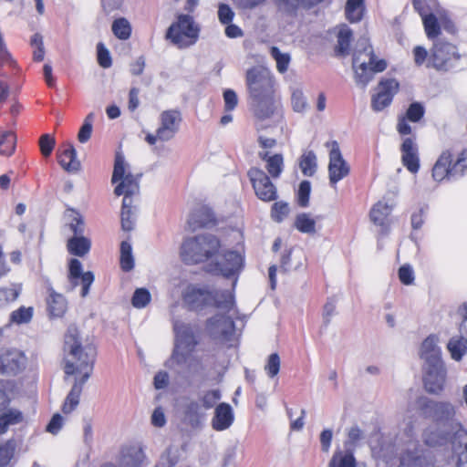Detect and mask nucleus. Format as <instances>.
I'll use <instances>...</instances> for the list:
<instances>
[{
	"instance_id": "14",
	"label": "nucleus",
	"mask_w": 467,
	"mask_h": 467,
	"mask_svg": "<svg viewBox=\"0 0 467 467\" xmlns=\"http://www.w3.org/2000/svg\"><path fill=\"white\" fill-rule=\"evenodd\" d=\"M244 265L243 255L236 251H226L223 254H216L213 265H209V272L221 274L229 277L238 274Z\"/></svg>"
},
{
	"instance_id": "42",
	"label": "nucleus",
	"mask_w": 467,
	"mask_h": 467,
	"mask_svg": "<svg viewBox=\"0 0 467 467\" xmlns=\"http://www.w3.org/2000/svg\"><path fill=\"white\" fill-rule=\"evenodd\" d=\"M16 147V136L12 130H5L0 135V154L11 156Z\"/></svg>"
},
{
	"instance_id": "7",
	"label": "nucleus",
	"mask_w": 467,
	"mask_h": 467,
	"mask_svg": "<svg viewBox=\"0 0 467 467\" xmlns=\"http://www.w3.org/2000/svg\"><path fill=\"white\" fill-rule=\"evenodd\" d=\"M201 26L191 13H177L174 20L165 30L164 37L180 50L194 46L201 34Z\"/></svg>"
},
{
	"instance_id": "48",
	"label": "nucleus",
	"mask_w": 467,
	"mask_h": 467,
	"mask_svg": "<svg viewBox=\"0 0 467 467\" xmlns=\"http://www.w3.org/2000/svg\"><path fill=\"white\" fill-rule=\"evenodd\" d=\"M295 226L304 234H314L316 232V221L306 213H300L296 216Z\"/></svg>"
},
{
	"instance_id": "31",
	"label": "nucleus",
	"mask_w": 467,
	"mask_h": 467,
	"mask_svg": "<svg viewBox=\"0 0 467 467\" xmlns=\"http://www.w3.org/2000/svg\"><path fill=\"white\" fill-rule=\"evenodd\" d=\"M145 455L138 445L125 447L121 451V467H143Z\"/></svg>"
},
{
	"instance_id": "43",
	"label": "nucleus",
	"mask_w": 467,
	"mask_h": 467,
	"mask_svg": "<svg viewBox=\"0 0 467 467\" xmlns=\"http://www.w3.org/2000/svg\"><path fill=\"white\" fill-rule=\"evenodd\" d=\"M120 267L125 272H130L134 267L132 247L129 241H122L120 244Z\"/></svg>"
},
{
	"instance_id": "28",
	"label": "nucleus",
	"mask_w": 467,
	"mask_h": 467,
	"mask_svg": "<svg viewBox=\"0 0 467 467\" xmlns=\"http://www.w3.org/2000/svg\"><path fill=\"white\" fill-rule=\"evenodd\" d=\"M47 311L52 317H62L68 307L67 298L52 287L48 288V296L47 298Z\"/></svg>"
},
{
	"instance_id": "13",
	"label": "nucleus",
	"mask_w": 467,
	"mask_h": 467,
	"mask_svg": "<svg viewBox=\"0 0 467 467\" xmlns=\"http://www.w3.org/2000/svg\"><path fill=\"white\" fill-rule=\"evenodd\" d=\"M247 176L258 199L263 202L277 199L276 187L265 171L258 167H251L247 171Z\"/></svg>"
},
{
	"instance_id": "3",
	"label": "nucleus",
	"mask_w": 467,
	"mask_h": 467,
	"mask_svg": "<svg viewBox=\"0 0 467 467\" xmlns=\"http://www.w3.org/2000/svg\"><path fill=\"white\" fill-rule=\"evenodd\" d=\"M416 407L420 414L438 425L448 426L454 434L453 451L459 457V467H467V431L455 419V406L449 401H438L426 396L416 400Z\"/></svg>"
},
{
	"instance_id": "54",
	"label": "nucleus",
	"mask_w": 467,
	"mask_h": 467,
	"mask_svg": "<svg viewBox=\"0 0 467 467\" xmlns=\"http://www.w3.org/2000/svg\"><path fill=\"white\" fill-rule=\"evenodd\" d=\"M38 145L41 154L45 158H48L51 156L56 147V139L49 133H44L39 138Z\"/></svg>"
},
{
	"instance_id": "57",
	"label": "nucleus",
	"mask_w": 467,
	"mask_h": 467,
	"mask_svg": "<svg viewBox=\"0 0 467 467\" xmlns=\"http://www.w3.org/2000/svg\"><path fill=\"white\" fill-rule=\"evenodd\" d=\"M151 299L150 293L146 288H137L131 298V304L136 308L145 307Z\"/></svg>"
},
{
	"instance_id": "22",
	"label": "nucleus",
	"mask_w": 467,
	"mask_h": 467,
	"mask_svg": "<svg viewBox=\"0 0 467 467\" xmlns=\"http://www.w3.org/2000/svg\"><path fill=\"white\" fill-rule=\"evenodd\" d=\"M57 159L58 164L67 172H77L81 169L77 150L71 142H65L58 148Z\"/></svg>"
},
{
	"instance_id": "21",
	"label": "nucleus",
	"mask_w": 467,
	"mask_h": 467,
	"mask_svg": "<svg viewBox=\"0 0 467 467\" xmlns=\"http://www.w3.org/2000/svg\"><path fill=\"white\" fill-rule=\"evenodd\" d=\"M452 153L451 150H446L437 159L432 167V178L436 182H442L443 180L459 179L456 172L451 166Z\"/></svg>"
},
{
	"instance_id": "40",
	"label": "nucleus",
	"mask_w": 467,
	"mask_h": 467,
	"mask_svg": "<svg viewBox=\"0 0 467 467\" xmlns=\"http://www.w3.org/2000/svg\"><path fill=\"white\" fill-rule=\"evenodd\" d=\"M279 12L286 17L296 18L298 10L303 8L301 0H275Z\"/></svg>"
},
{
	"instance_id": "16",
	"label": "nucleus",
	"mask_w": 467,
	"mask_h": 467,
	"mask_svg": "<svg viewBox=\"0 0 467 467\" xmlns=\"http://www.w3.org/2000/svg\"><path fill=\"white\" fill-rule=\"evenodd\" d=\"M234 304L230 311L221 309L224 314H218L209 319L207 328L210 334L216 339L226 341L234 331V323L233 321L235 314Z\"/></svg>"
},
{
	"instance_id": "34",
	"label": "nucleus",
	"mask_w": 467,
	"mask_h": 467,
	"mask_svg": "<svg viewBox=\"0 0 467 467\" xmlns=\"http://www.w3.org/2000/svg\"><path fill=\"white\" fill-rule=\"evenodd\" d=\"M366 0H347L345 16L350 24L360 22L366 12Z\"/></svg>"
},
{
	"instance_id": "23",
	"label": "nucleus",
	"mask_w": 467,
	"mask_h": 467,
	"mask_svg": "<svg viewBox=\"0 0 467 467\" xmlns=\"http://www.w3.org/2000/svg\"><path fill=\"white\" fill-rule=\"evenodd\" d=\"M0 362L3 373L16 374L25 368L26 357L16 349L7 350L0 357Z\"/></svg>"
},
{
	"instance_id": "18",
	"label": "nucleus",
	"mask_w": 467,
	"mask_h": 467,
	"mask_svg": "<svg viewBox=\"0 0 467 467\" xmlns=\"http://www.w3.org/2000/svg\"><path fill=\"white\" fill-rule=\"evenodd\" d=\"M67 278L70 283V286L67 288V290H73L78 285V280H80L82 285L81 296L85 297L88 296L89 287L94 282L95 277L93 273L90 271L83 273L81 262L76 258H72L68 263Z\"/></svg>"
},
{
	"instance_id": "4",
	"label": "nucleus",
	"mask_w": 467,
	"mask_h": 467,
	"mask_svg": "<svg viewBox=\"0 0 467 467\" xmlns=\"http://www.w3.org/2000/svg\"><path fill=\"white\" fill-rule=\"evenodd\" d=\"M245 78L254 118L259 120L272 118L280 104L275 98L273 74L266 67L254 66L247 69Z\"/></svg>"
},
{
	"instance_id": "8",
	"label": "nucleus",
	"mask_w": 467,
	"mask_h": 467,
	"mask_svg": "<svg viewBox=\"0 0 467 467\" xmlns=\"http://www.w3.org/2000/svg\"><path fill=\"white\" fill-rule=\"evenodd\" d=\"M402 431L407 437L405 447L400 454V467H441L444 464H435L431 453L415 440V427L410 419H404Z\"/></svg>"
},
{
	"instance_id": "39",
	"label": "nucleus",
	"mask_w": 467,
	"mask_h": 467,
	"mask_svg": "<svg viewBox=\"0 0 467 467\" xmlns=\"http://www.w3.org/2000/svg\"><path fill=\"white\" fill-rule=\"evenodd\" d=\"M113 35L119 40H127L130 37L132 28L129 20L123 16L115 18L111 25Z\"/></svg>"
},
{
	"instance_id": "27",
	"label": "nucleus",
	"mask_w": 467,
	"mask_h": 467,
	"mask_svg": "<svg viewBox=\"0 0 467 467\" xmlns=\"http://www.w3.org/2000/svg\"><path fill=\"white\" fill-rule=\"evenodd\" d=\"M352 41L353 30L347 24H341L337 35V45L334 47L335 56L348 57L350 54Z\"/></svg>"
},
{
	"instance_id": "11",
	"label": "nucleus",
	"mask_w": 467,
	"mask_h": 467,
	"mask_svg": "<svg viewBox=\"0 0 467 467\" xmlns=\"http://www.w3.org/2000/svg\"><path fill=\"white\" fill-rule=\"evenodd\" d=\"M421 439L425 445L431 448L447 447L449 455L443 464L453 462L455 467H459V457L453 451L454 434L450 427L438 424L430 426L423 430Z\"/></svg>"
},
{
	"instance_id": "26",
	"label": "nucleus",
	"mask_w": 467,
	"mask_h": 467,
	"mask_svg": "<svg viewBox=\"0 0 467 467\" xmlns=\"http://www.w3.org/2000/svg\"><path fill=\"white\" fill-rule=\"evenodd\" d=\"M187 223L192 231L214 223V216L208 206H198L189 215Z\"/></svg>"
},
{
	"instance_id": "24",
	"label": "nucleus",
	"mask_w": 467,
	"mask_h": 467,
	"mask_svg": "<svg viewBox=\"0 0 467 467\" xmlns=\"http://www.w3.org/2000/svg\"><path fill=\"white\" fill-rule=\"evenodd\" d=\"M161 125L158 128L159 133L169 137L171 140L179 130V123L182 120L181 112L177 109L163 110L160 115Z\"/></svg>"
},
{
	"instance_id": "63",
	"label": "nucleus",
	"mask_w": 467,
	"mask_h": 467,
	"mask_svg": "<svg viewBox=\"0 0 467 467\" xmlns=\"http://www.w3.org/2000/svg\"><path fill=\"white\" fill-rule=\"evenodd\" d=\"M368 56H369V63L368 64H369L372 71L374 72V74L381 73L387 68V67H388L387 60L384 58H378L377 56L375 55L373 49H371L368 52Z\"/></svg>"
},
{
	"instance_id": "15",
	"label": "nucleus",
	"mask_w": 467,
	"mask_h": 467,
	"mask_svg": "<svg viewBox=\"0 0 467 467\" xmlns=\"http://www.w3.org/2000/svg\"><path fill=\"white\" fill-rule=\"evenodd\" d=\"M400 89V82L393 78H382L378 84L377 91L371 96V109L380 112L388 108L393 101Z\"/></svg>"
},
{
	"instance_id": "59",
	"label": "nucleus",
	"mask_w": 467,
	"mask_h": 467,
	"mask_svg": "<svg viewBox=\"0 0 467 467\" xmlns=\"http://www.w3.org/2000/svg\"><path fill=\"white\" fill-rule=\"evenodd\" d=\"M280 366V357L277 353H272L267 358L266 363L265 365V371L269 378H275L279 373Z\"/></svg>"
},
{
	"instance_id": "25",
	"label": "nucleus",
	"mask_w": 467,
	"mask_h": 467,
	"mask_svg": "<svg viewBox=\"0 0 467 467\" xmlns=\"http://www.w3.org/2000/svg\"><path fill=\"white\" fill-rule=\"evenodd\" d=\"M234 420L232 407L228 403H220L214 410V416L212 419V427L217 431L229 429Z\"/></svg>"
},
{
	"instance_id": "9",
	"label": "nucleus",
	"mask_w": 467,
	"mask_h": 467,
	"mask_svg": "<svg viewBox=\"0 0 467 467\" xmlns=\"http://www.w3.org/2000/svg\"><path fill=\"white\" fill-rule=\"evenodd\" d=\"M221 247L220 241L212 234H202L186 239L181 247L182 259L187 264L213 261Z\"/></svg>"
},
{
	"instance_id": "47",
	"label": "nucleus",
	"mask_w": 467,
	"mask_h": 467,
	"mask_svg": "<svg viewBox=\"0 0 467 467\" xmlns=\"http://www.w3.org/2000/svg\"><path fill=\"white\" fill-rule=\"evenodd\" d=\"M311 191V182L308 180H302L295 191L296 204H309Z\"/></svg>"
},
{
	"instance_id": "19",
	"label": "nucleus",
	"mask_w": 467,
	"mask_h": 467,
	"mask_svg": "<svg viewBox=\"0 0 467 467\" xmlns=\"http://www.w3.org/2000/svg\"><path fill=\"white\" fill-rule=\"evenodd\" d=\"M415 140V137L404 138L400 148L402 165L413 174L420 168L419 148Z\"/></svg>"
},
{
	"instance_id": "17",
	"label": "nucleus",
	"mask_w": 467,
	"mask_h": 467,
	"mask_svg": "<svg viewBox=\"0 0 467 467\" xmlns=\"http://www.w3.org/2000/svg\"><path fill=\"white\" fill-rule=\"evenodd\" d=\"M423 383L427 392L439 395L444 389L447 370L444 363L423 366Z\"/></svg>"
},
{
	"instance_id": "60",
	"label": "nucleus",
	"mask_w": 467,
	"mask_h": 467,
	"mask_svg": "<svg viewBox=\"0 0 467 467\" xmlns=\"http://www.w3.org/2000/svg\"><path fill=\"white\" fill-rule=\"evenodd\" d=\"M451 166L459 179L465 175L467 171V149H463L458 153L456 161H451Z\"/></svg>"
},
{
	"instance_id": "35",
	"label": "nucleus",
	"mask_w": 467,
	"mask_h": 467,
	"mask_svg": "<svg viewBox=\"0 0 467 467\" xmlns=\"http://www.w3.org/2000/svg\"><path fill=\"white\" fill-rule=\"evenodd\" d=\"M426 36L429 40L436 41L441 35V19L433 12H430L421 17Z\"/></svg>"
},
{
	"instance_id": "53",
	"label": "nucleus",
	"mask_w": 467,
	"mask_h": 467,
	"mask_svg": "<svg viewBox=\"0 0 467 467\" xmlns=\"http://www.w3.org/2000/svg\"><path fill=\"white\" fill-rule=\"evenodd\" d=\"M20 292V285H15L11 288H0V308L15 301L19 296Z\"/></svg>"
},
{
	"instance_id": "55",
	"label": "nucleus",
	"mask_w": 467,
	"mask_h": 467,
	"mask_svg": "<svg viewBox=\"0 0 467 467\" xmlns=\"http://www.w3.org/2000/svg\"><path fill=\"white\" fill-rule=\"evenodd\" d=\"M16 450V443L14 441L9 440L0 444V466H6L14 456Z\"/></svg>"
},
{
	"instance_id": "38",
	"label": "nucleus",
	"mask_w": 467,
	"mask_h": 467,
	"mask_svg": "<svg viewBox=\"0 0 467 467\" xmlns=\"http://www.w3.org/2000/svg\"><path fill=\"white\" fill-rule=\"evenodd\" d=\"M23 420L24 416L20 410L16 409L8 410L0 415V434L5 433L10 426L19 424Z\"/></svg>"
},
{
	"instance_id": "41",
	"label": "nucleus",
	"mask_w": 467,
	"mask_h": 467,
	"mask_svg": "<svg viewBox=\"0 0 467 467\" xmlns=\"http://www.w3.org/2000/svg\"><path fill=\"white\" fill-rule=\"evenodd\" d=\"M354 73L356 84L358 86H360L362 88H367V86L373 79L375 75L369 64H368L367 62H361L358 65V67L354 70Z\"/></svg>"
},
{
	"instance_id": "51",
	"label": "nucleus",
	"mask_w": 467,
	"mask_h": 467,
	"mask_svg": "<svg viewBox=\"0 0 467 467\" xmlns=\"http://www.w3.org/2000/svg\"><path fill=\"white\" fill-rule=\"evenodd\" d=\"M33 307L20 306L18 309L13 311L10 315V322L16 325L27 324L33 317Z\"/></svg>"
},
{
	"instance_id": "58",
	"label": "nucleus",
	"mask_w": 467,
	"mask_h": 467,
	"mask_svg": "<svg viewBox=\"0 0 467 467\" xmlns=\"http://www.w3.org/2000/svg\"><path fill=\"white\" fill-rule=\"evenodd\" d=\"M30 44L36 47L33 53V59L36 62H41L45 57V47L43 36L39 33H35L31 36Z\"/></svg>"
},
{
	"instance_id": "20",
	"label": "nucleus",
	"mask_w": 467,
	"mask_h": 467,
	"mask_svg": "<svg viewBox=\"0 0 467 467\" xmlns=\"http://www.w3.org/2000/svg\"><path fill=\"white\" fill-rule=\"evenodd\" d=\"M438 343L439 338L436 335H430L422 341L419 354L420 358L424 361V366L443 363L441 350Z\"/></svg>"
},
{
	"instance_id": "52",
	"label": "nucleus",
	"mask_w": 467,
	"mask_h": 467,
	"mask_svg": "<svg viewBox=\"0 0 467 467\" xmlns=\"http://www.w3.org/2000/svg\"><path fill=\"white\" fill-rule=\"evenodd\" d=\"M134 206H122L121 209V227L124 231H131L135 224L136 211Z\"/></svg>"
},
{
	"instance_id": "56",
	"label": "nucleus",
	"mask_w": 467,
	"mask_h": 467,
	"mask_svg": "<svg viewBox=\"0 0 467 467\" xmlns=\"http://www.w3.org/2000/svg\"><path fill=\"white\" fill-rule=\"evenodd\" d=\"M363 431L358 427L353 426L348 431V438L343 443L344 449H355L358 446V441L363 439Z\"/></svg>"
},
{
	"instance_id": "1",
	"label": "nucleus",
	"mask_w": 467,
	"mask_h": 467,
	"mask_svg": "<svg viewBox=\"0 0 467 467\" xmlns=\"http://www.w3.org/2000/svg\"><path fill=\"white\" fill-rule=\"evenodd\" d=\"M63 352L65 374L76 376L62 407L63 412L67 414L79 403L83 385L92 374L97 351L89 337H84L77 327H69L65 335Z\"/></svg>"
},
{
	"instance_id": "33",
	"label": "nucleus",
	"mask_w": 467,
	"mask_h": 467,
	"mask_svg": "<svg viewBox=\"0 0 467 467\" xmlns=\"http://www.w3.org/2000/svg\"><path fill=\"white\" fill-rule=\"evenodd\" d=\"M67 248L70 254L84 257L91 248V241L83 234L73 235L67 240Z\"/></svg>"
},
{
	"instance_id": "64",
	"label": "nucleus",
	"mask_w": 467,
	"mask_h": 467,
	"mask_svg": "<svg viewBox=\"0 0 467 467\" xmlns=\"http://www.w3.org/2000/svg\"><path fill=\"white\" fill-rule=\"evenodd\" d=\"M399 278L405 285H412L415 279L413 268L410 265H404L399 269Z\"/></svg>"
},
{
	"instance_id": "32",
	"label": "nucleus",
	"mask_w": 467,
	"mask_h": 467,
	"mask_svg": "<svg viewBox=\"0 0 467 467\" xmlns=\"http://www.w3.org/2000/svg\"><path fill=\"white\" fill-rule=\"evenodd\" d=\"M327 467H358L354 450L337 448Z\"/></svg>"
},
{
	"instance_id": "62",
	"label": "nucleus",
	"mask_w": 467,
	"mask_h": 467,
	"mask_svg": "<svg viewBox=\"0 0 467 467\" xmlns=\"http://www.w3.org/2000/svg\"><path fill=\"white\" fill-rule=\"evenodd\" d=\"M224 111H233L238 104L237 93L233 88H224L223 91Z\"/></svg>"
},
{
	"instance_id": "44",
	"label": "nucleus",
	"mask_w": 467,
	"mask_h": 467,
	"mask_svg": "<svg viewBox=\"0 0 467 467\" xmlns=\"http://www.w3.org/2000/svg\"><path fill=\"white\" fill-rule=\"evenodd\" d=\"M270 55L276 62L277 71L281 74L285 73L291 61L290 54L282 52L276 46H272L270 47Z\"/></svg>"
},
{
	"instance_id": "30",
	"label": "nucleus",
	"mask_w": 467,
	"mask_h": 467,
	"mask_svg": "<svg viewBox=\"0 0 467 467\" xmlns=\"http://www.w3.org/2000/svg\"><path fill=\"white\" fill-rule=\"evenodd\" d=\"M371 223L380 228L382 234L389 232L392 222L390 206H373L369 212Z\"/></svg>"
},
{
	"instance_id": "29",
	"label": "nucleus",
	"mask_w": 467,
	"mask_h": 467,
	"mask_svg": "<svg viewBox=\"0 0 467 467\" xmlns=\"http://www.w3.org/2000/svg\"><path fill=\"white\" fill-rule=\"evenodd\" d=\"M258 157L265 161V169L269 177L277 179L284 171V156L282 153L272 154L269 151H259Z\"/></svg>"
},
{
	"instance_id": "6",
	"label": "nucleus",
	"mask_w": 467,
	"mask_h": 467,
	"mask_svg": "<svg viewBox=\"0 0 467 467\" xmlns=\"http://www.w3.org/2000/svg\"><path fill=\"white\" fill-rule=\"evenodd\" d=\"M128 167L129 164L126 162L122 151H116L110 182L115 185L114 194L118 197L123 196L121 204H132L140 194V181L142 174L134 175L130 171H127Z\"/></svg>"
},
{
	"instance_id": "45",
	"label": "nucleus",
	"mask_w": 467,
	"mask_h": 467,
	"mask_svg": "<svg viewBox=\"0 0 467 467\" xmlns=\"http://www.w3.org/2000/svg\"><path fill=\"white\" fill-rule=\"evenodd\" d=\"M65 217L67 221V224L70 230L74 233V235L83 234L84 233V221L80 214L74 209H67L65 213Z\"/></svg>"
},
{
	"instance_id": "46",
	"label": "nucleus",
	"mask_w": 467,
	"mask_h": 467,
	"mask_svg": "<svg viewBox=\"0 0 467 467\" xmlns=\"http://www.w3.org/2000/svg\"><path fill=\"white\" fill-rule=\"evenodd\" d=\"M426 113L425 106L420 101H412L406 109L404 118L408 119L410 122H420Z\"/></svg>"
},
{
	"instance_id": "49",
	"label": "nucleus",
	"mask_w": 467,
	"mask_h": 467,
	"mask_svg": "<svg viewBox=\"0 0 467 467\" xmlns=\"http://www.w3.org/2000/svg\"><path fill=\"white\" fill-rule=\"evenodd\" d=\"M96 51L99 66L104 69L109 68L112 66V57L109 49L102 41L97 44Z\"/></svg>"
},
{
	"instance_id": "36",
	"label": "nucleus",
	"mask_w": 467,
	"mask_h": 467,
	"mask_svg": "<svg viewBox=\"0 0 467 467\" xmlns=\"http://www.w3.org/2000/svg\"><path fill=\"white\" fill-rule=\"evenodd\" d=\"M299 168L304 176L312 177L317 171V158L314 150H305L298 159Z\"/></svg>"
},
{
	"instance_id": "2",
	"label": "nucleus",
	"mask_w": 467,
	"mask_h": 467,
	"mask_svg": "<svg viewBox=\"0 0 467 467\" xmlns=\"http://www.w3.org/2000/svg\"><path fill=\"white\" fill-rule=\"evenodd\" d=\"M174 348L167 366L185 379L202 376L204 371L202 358L198 355L199 341L190 324L175 320Z\"/></svg>"
},
{
	"instance_id": "37",
	"label": "nucleus",
	"mask_w": 467,
	"mask_h": 467,
	"mask_svg": "<svg viewBox=\"0 0 467 467\" xmlns=\"http://www.w3.org/2000/svg\"><path fill=\"white\" fill-rule=\"evenodd\" d=\"M447 348L451 358L460 361L467 353V339L462 337H453L449 340Z\"/></svg>"
},
{
	"instance_id": "50",
	"label": "nucleus",
	"mask_w": 467,
	"mask_h": 467,
	"mask_svg": "<svg viewBox=\"0 0 467 467\" xmlns=\"http://www.w3.org/2000/svg\"><path fill=\"white\" fill-rule=\"evenodd\" d=\"M95 119V114L93 112L88 113L78 133V140L80 143H86L91 137L93 130V121Z\"/></svg>"
},
{
	"instance_id": "61",
	"label": "nucleus",
	"mask_w": 467,
	"mask_h": 467,
	"mask_svg": "<svg viewBox=\"0 0 467 467\" xmlns=\"http://www.w3.org/2000/svg\"><path fill=\"white\" fill-rule=\"evenodd\" d=\"M217 16L219 22L225 25L234 21L235 13L229 4L219 3Z\"/></svg>"
},
{
	"instance_id": "10",
	"label": "nucleus",
	"mask_w": 467,
	"mask_h": 467,
	"mask_svg": "<svg viewBox=\"0 0 467 467\" xmlns=\"http://www.w3.org/2000/svg\"><path fill=\"white\" fill-rule=\"evenodd\" d=\"M461 58L462 55L456 45L438 39L433 42L426 67L439 72H457L460 70Z\"/></svg>"
},
{
	"instance_id": "12",
	"label": "nucleus",
	"mask_w": 467,
	"mask_h": 467,
	"mask_svg": "<svg viewBox=\"0 0 467 467\" xmlns=\"http://www.w3.org/2000/svg\"><path fill=\"white\" fill-rule=\"evenodd\" d=\"M326 147H331L328 161V180L331 187L336 185L350 173V166L344 159L339 144L337 140L326 143Z\"/></svg>"
},
{
	"instance_id": "5",
	"label": "nucleus",
	"mask_w": 467,
	"mask_h": 467,
	"mask_svg": "<svg viewBox=\"0 0 467 467\" xmlns=\"http://www.w3.org/2000/svg\"><path fill=\"white\" fill-rule=\"evenodd\" d=\"M183 303L192 310H201L205 306L230 311L234 305V296L229 290L212 291L207 286L187 285L182 294Z\"/></svg>"
}]
</instances>
